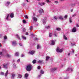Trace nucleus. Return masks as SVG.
<instances>
[{"label":"nucleus","mask_w":79,"mask_h":79,"mask_svg":"<svg viewBox=\"0 0 79 79\" xmlns=\"http://www.w3.org/2000/svg\"><path fill=\"white\" fill-rule=\"evenodd\" d=\"M26 69L28 71H31L32 69V65L31 64L28 65Z\"/></svg>","instance_id":"1"},{"label":"nucleus","mask_w":79,"mask_h":79,"mask_svg":"<svg viewBox=\"0 0 79 79\" xmlns=\"http://www.w3.org/2000/svg\"><path fill=\"white\" fill-rule=\"evenodd\" d=\"M63 49H60L59 48H57L56 49V51L57 52H59V53H61L63 51Z\"/></svg>","instance_id":"2"},{"label":"nucleus","mask_w":79,"mask_h":79,"mask_svg":"<svg viewBox=\"0 0 79 79\" xmlns=\"http://www.w3.org/2000/svg\"><path fill=\"white\" fill-rule=\"evenodd\" d=\"M9 65L8 63L7 64H3V67L5 68H6V69L8 68V66Z\"/></svg>","instance_id":"3"},{"label":"nucleus","mask_w":79,"mask_h":79,"mask_svg":"<svg viewBox=\"0 0 79 79\" xmlns=\"http://www.w3.org/2000/svg\"><path fill=\"white\" fill-rule=\"evenodd\" d=\"M35 51H30L29 52V53L31 54V55H33L34 53H35Z\"/></svg>","instance_id":"4"},{"label":"nucleus","mask_w":79,"mask_h":79,"mask_svg":"<svg viewBox=\"0 0 79 79\" xmlns=\"http://www.w3.org/2000/svg\"><path fill=\"white\" fill-rule=\"evenodd\" d=\"M73 32H76V27H73V29L72 30Z\"/></svg>","instance_id":"5"},{"label":"nucleus","mask_w":79,"mask_h":79,"mask_svg":"<svg viewBox=\"0 0 79 79\" xmlns=\"http://www.w3.org/2000/svg\"><path fill=\"white\" fill-rule=\"evenodd\" d=\"M39 12L40 13H44V10L43 9H41L39 10Z\"/></svg>","instance_id":"6"},{"label":"nucleus","mask_w":79,"mask_h":79,"mask_svg":"<svg viewBox=\"0 0 79 79\" xmlns=\"http://www.w3.org/2000/svg\"><path fill=\"white\" fill-rule=\"evenodd\" d=\"M33 20L35 21V22H36L37 21V19L35 17H33L32 18Z\"/></svg>","instance_id":"7"},{"label":"nucleus","mask_w":79,"mask_h":79,"mask_svg":"<svg viewBox=\"0 0 79 79\" xmlns=\"http://www.w3.org/2000/svg\"><path fill=\"white\" fill-rule=\"evenodd\" d=\"M58 18L59 19H61V20H63V17L61 16L60 15L58 17Z\"/></svg>","instance_id":"8"},{"label":"nucleus","mask_w":79,"mask_h":79,"mask_svg":"<svg viewBox=\"0 0 79 79\" xmlns=\"http://www.w3.org/2000/svg\"><path fill=\"white\" fill-rule=\"evenodd\" d=\"M12 44L13 45H14L15 46L16 45V42L15 41H13L12 42Z\"/></svg>","instance_id":"9"},{"label":"nucleus","mask_w":79,"mask_h":79,"mask_svg":"<svg viewBox=\"0 0 79 79\" xmlns=\"http://www.w3.org/2000/svg\"><path fill=\"white\" fill-rule=\"evenodd\" d=\"M51 45H55V41H54L53 40H52L51 41Z\"/></svg>","instance_id":"10"},{"label":"nucleus","mask_w":79,"mask_h":79,"mask_svg":"<svg viewBox=\"0 0 79 79\" xmlns=\"http://www.w3.org/2000/svg\"><path fill=\"white\" fill-rule=\"evenodd\" d=\"M10 16V15L8 14L6 15V19L7 20H8V18H9V16Z\"/></svg>","instance_id":"11"},{"label":"nucleus","mask_w":79,"mask_h":79,"mask_svg":"<svg viewBox=\"0 0 79 79\" xmlns=\"http://www.w3.org/2000/svg\"><path fill=\"white\" fill-rule=\"evenodd\" d=\"M10 17L11 18H13V17H14V14L13 13H11L10 15Z\"/></svg>","instance_id":"12"},{"label":"nucleus","mask_w":79,"mask_h":79,"mask_svg":"<svg viewBox=\"0 0 79 79\" xmlns=\"http://www.w3.org/2000/svg\"><path fill=\"white\" fill-rule=\"evenodd\" d=\"M8 70L6 72L5 74V77H6L7 76V75H8Z\"/></svg>","instance_id":"13"},{"label":"nucleus","mask_w":79,"mask_h":79,"mask_svg":"<svg viewBox=\"0 0 79 79\" xmlns=\"http://www.w3.org/2000/svg\"><path fill=\"white\" fill-rule=\"evenodd\" d=\"M39 5H41V6H42V5H45V3L43 2L42 3V4H41L40 3H39Z\"/></svg>","instance_id":"14"},{"label":"nucleus","mask_w":79,"mask_h":79,"mask_svg":"<svg viewBox=\"0 0 79 79\" xmlns=\"http://www.w3.org/2000/svg\"><path fill=\"white\" fill-rule=\"evenodd\" d=\"M37 48V49H38V48H40V45L39 44H38Z\"/></svg>","instance_id":"15"},{"label":"nucleus","mask_w":79,"mask_h":79,"mask_svg":"<svg viewBox=\"0 0 79 79\" xmlns=\"http://www.w3.org/2000/svg\"><path fill=\"white\" fill-rule=\"evenodd\" d=\"M16 37H17V38H18V39H20V38H19V36L18 35V34H16Z\"/></svg>","instance_id":"16"},{"label":"nucleus","mask_w":79,"mask_h":79,"mask_svg":"<svg viewBox=\"0 0 79 79\" xmlns=\"http://www.w3.org/2000/svg\"><path fill=\"white\" fill-rule=\"evenodd\" d=\"M23 76L22 75L19 74L18 75V77H19V78H21V77Z\"/></svg>","instance_id":"17"},{"label":"nucleus","mask_w":79,"mask_h":79,"mask_svg":"<svg viewBox=\"0 0 79 79\" xmlns=\"http://www.w3.org/2000/svg\"><path fill=\"white\" fill-rule=\"evenodd\" d=\"M32 63L33 64H35L36 63V60H33L32 61Z\"/></svg>","instance_id":"18"},{"label":"nucleus","mask_w":79,"mask_h":79,"mask_svg":"<svg viewBox=\"0 0 79 79\" xmlns=\"http://www.w3.org/2000/svg\"><path fill=\"white\" fill-rule=\"evenodd\" d=\"M49 58H50V57L48 56H47L46 57V61H48V60H49Z\"/></svg>","instance_id":"19"},{"label":"nucleus","mask_w":79,"mask_h":79,"mask_svg":"<svg viewBox=\"0 0 79 79\" xmlns=\"http://www.w3.org/2000/svg\"><path fill=\"white\" fill-rule=\"evenodd\" d=\"M43 61L42 60H39V61H38V63H42Z\"/></svg>","instance_id":"20"},{"label":"nucleus","mask_w":79,"mask_h":79,"mask_svg":"<svg viewBox=\"0 0 79 79\" xmlns=\"http://www.w3.org/2000/svg\"><path fill=\"white\" fill-rule=\"evenodd\" d=\"M64 38L65 39V40H67L68 39V38H67V37H66L65 35H64Z\"/></svg>","instance_id":"21"},{"label":"nucleus","mask_w":79,"mask_h":79,"mask_svg":"<svg viewBox=\"0 0 79 79\" xmlns=\"http://www.w3.org/2000/svg\"><path fill=\"white\" fill-rule=\"evenodd\" d=\"M28 77V74H27V73H26L25 75V77Z\"/></svg>","instance_id":"22"},{"label":"nucleus","mask_w":79,"mask_h":79,"mask_svg":"<svg viewBox=\"0 0 79 79\" xmlns=\"http://www.w3.org/2000/svg\"><path fill=\"white\" fill-rule=\"evenodd\" d=\"M15 74H12V79H13L14 78V77H15Z\"/></svg>","instance_id":"23"},{"label":"nucleus","mask_w":79,"mask_h":79,"mask_svg":"<svg viewBox=\"0 0 79 79\" xmlns=\"http://www.w3.org/2000/svg\"><path fill=\"white\" fill-rule=\"evenodd\" d=\"M40 73L41 74H44V71H43L42 70H41L40 71Z\"/></svg>","instance_id":"24"},{"label":"nucleus","mask_w":79,"mask_h":79,"mask_svg":"<svg viewBox=\"0 0 79 79\" xmlns=\"http://www.w3.org/2000/svg\"><path fill=\"white\" fill-rule=\"evenodd\" d=\"M56 30L57 31H61V28H57L56 29Z\"/></svg>","instance_id":"25"},{"label":"nucleus","mask_w":79,"mask_h":79,"mask_svg":"<svg viewBox=\"0 0 79 79\" xmlns=\"http://www.w3.org/2000/svg\"><path fill=\"white\" fill-rule=\"evenodd\" d=\"M69 20L70 23H72V20L71 19V18H70Z\"/></svg>","instance_id":"26"},{"label":"nucleus","mask_w":79,"mask_h":79,"mask_svg":"<svg viewBox=\"0 0 79 79\" xmlns=\"http://www.w3.org/2000/svg\"><path fill=\"white\" fill-rule=\"evenodd\" d=\"M19 53L18 52H16L15 54V56H18Z\"/></svg>","instance_id":"27"},{"label":"nucleus","mask_w":79,"mask_h":79,"mask_svg":"<svg viewBox=\"0 0 79 79\" xmlns=\"http://www.w3.org/2000/svg\"><path fill=\"white\" fill-rule=\"evenodd\" d=\"M22 38L23 39H24L25 40L26 39V38L24 36H22Z\"/></svg>","instance_id":"28"},{"label":"nucleus","mask_w":79,"mask_h":79,"mask_svg":"<svg viewBox=\"0 0 79 79\" xmlns=\"http://www.w3.org/2000/svg\"><path fill=\"white\" fill-rule=\"evenodd\" d=\"M30 29L31 30H32V29H33V27H32V26L30 27Z\"/></svg>","instance_id":"29"},{"label":"nucleus","mask_w":79,"mask_h":79,"mask_svg":"<svg viewBox=\"0 0 79 79\" xmlns=\"http://www.w3.org/2000/svg\"><path fill=\"white\" fill-rule=\"evenodd\" d=\"M56 69V68H54L53 69H52V71H55Z\"/></svg>","instance_id":"30"},{"label":"nucleus","mask_w":79,"mask_h":79,"mask_svg":"<svg viewBox=\"0 0 79 79\" xmlns=\"http://www.w3.org/2000/svg\"><path fill=\"white\" fill-rule=\"evenodd\" d=\"M68 17V15H65L64 16V18L66 19V18Z\"/></svg>","instance_id":"31"},{"label":"nucleus","mask_w":79,"mask_h":79,"mask_svg":"<svg viewBox=\"0 0 79 79\" xmlns=\"http://www.w3.org/2000/svg\"><path fill=\"white\" fill-rule=\"evenodd\" d=\"M54 19H56H56H58V18H56V16H55L54 17Z\"/></svg>","instance_id":"32"},{"label":"nucleus","mask_w":79,"mask_h":79,"mask_svg":"<svg viewBox=\"0 0 79 79\" xmlns=\"http://www.w3.org/2000/svg\"><path fill=\"white\" fill-rule=\"evenodd\" d=\"M24 17L26 19H28V17L27 15H25Z\"/></svg>","instance_id":"33"},{"label":"nucleus","mask_w":79,"mask_h":79,"mask_svg":"<svg viewBox=\"0 0 79 79\" xmlns=\"http://www.w3.org/2000/svg\"><path fill=\"white\" fill-rule=\"evenodd\" d=\"M50 26H49L47 27H46V28H47V29H49V28H50Z\"/></svg>","instance_id":"34"},{"label":"nucleus","mask_w":79,"mask_h":79,"mask_svg":"<svg viewBox=\"0 0 79 79\" xmlns=\"http://www.w3.org/2000/svg\"><path fill=\"white\" fill-rule=\"evenodd\" d=\"M52 36V33H50L49 34V37H51Z\"/></svg>","instance_id":"35"},{"label":"nucleus","mask_w":79,"mask_h":79,"mask_svg":"<svg viewBox=\"0 0 79 79\" xmlns=\"http://www.w3.org/2000/svg\"><path fill=\"white\" fill-rule=\"evenodd\" d=\"M4 39H7V37H6V36H4Z\"/></svg>","instance_id":"36"},{"label":"nucleus","mask_w":79,"mask_h":79,"mask_svg":"<svg viewBox=\"0 0 79 79\" xmlns=\"http://www.w3.org/2000/svg\"><path fill=\"white\" fill-rule=\"evenodd\" d=\"M9 4H10V2H7V5H9Z\"/></svg>","instance_id":"37"},{"label":"nucleus","mask_w":79,"mask_h":79,"mask_svg":"<svg viewBox=\"0 0 79 79\" xmlns=\"http://www.w3.org/2000/svg\"><path fill=\"white\" fill-rule=\"evenodd\" d=\"M23 23H26V20H23Z\"/></svg>","instance_id":"38"},{"label":"nucleus","mask_w":79,"mask_h":79,"mask_svg":"<svg viewBox=\"0 0 79 79\" xmlns=\"http://www.w3.org/2000/svg\"><path fill=\"white\" fill-rule=\"evenodd\" d=\"M46 2L47 3H49L50 2V1H49V0H47Z\"/></svg>","instance_id":"39"},{"label":"nucleus","mask_w":79,"mask_h":79,"mask_svg":"<svg viewBox=\"0 0 79 79\" xmlns=\"http://www.w3.org/2000/svg\"><path fill=\"white\" fill-rule=\"evenodd\" d=\"M40 68V66H38V69H39Z\"/></svg>","instance_id":"40"},{"label":"nucleus","mask_w":79,"mask_h":79,"mask_svg":"<svg viewBox=\"0 0 79 79\" xmlns=\"http://www.w3.org/2000/svg\"><path fill=\"white\" fill-rule=\"evenodd\" d=\"M1 75H3V74H4V73L3 72H1Z\"/></svg>","instance_id":"41"},{"label":"nucleus","mask_w":79,"mask_h":79,"mask_svg":"<svg viewBox=\"0 0 79 79\" xmlns=\"http://www.w3.org/2000/svg\"><path fill=\"white\" fill-rule=\"evenodd\" d=\"M7 57H10V56L9 54H7Z\"/></svg>","instance_id":"42"},{"label":"nucleus","mask_w":79,"mask_h":79,"mask_svg":"<svg viewBox=\"0 0 79 79\" xmlns=\"http://www.w3.org/2000/svg\"><path fill=\"white\" fill-rule=\"evenodd\" d=\"M25 31H26V29H25V28H23V32H25Z\"/></svg>","instance_id":"43"},{"label":"nucleus","mask_w":79,"mask_h":79,"mask_svg":"<svg viewBox=\"0 0 79 79\" xmlns=\"http://www.w3.org/2000/svg\"><path fill=\"white\" fill-rule=\"evenodd\" d=\"M20 61V59H19L17 60V62H19Z\"/></svg>","instance_id":"44"},{"label":"nucleus","mask_w":79,"mask_h":79,"mask_svg":"<svg viewBox=\"0 0 79 79\" xmlns=\"http://www.w3.org/2000/svg\"><path fill=\"white\" fill-rule=\"evenodd\" d=\"M14 68H16V65H14Z\"/></svg>","instance_id":"45"},{"label":"nucleus","mask_w":79,"mask_h":79,"mask_svg":"<svg viewBox=\"0 0 79 79\" xmlns=\"http://www.w3.org/2000/svg\"><path fill=\"white\" fill-rule=\"evenodd\" d=\"M23 56H24V55L23 54H22V56H21V57H23Z\"/></svg>","instance_id":"46"},{"label":"nucleus","mask_w":79,"mask_h":79,"mask_svg":"<svg viewBox=\"0 0 79 79\" xmlns=\"http://www.w3.org/2000/svg\"><path fill=\"white\" fill-rule=\"evenodd\" d=\"M0 55H2V52H0Z\"/></svg>","instance_id":"47"},{"label":"nucleus","mask_w":79,"mask_h":79,"mask_svg":"<svg viewBox=\"0 0 79 79\" xmlns=\"http://www.w3.org/2000/svg\"><path fill=\"white\" fill-rule=\"evenodd\" d=\"M76 14H75L74 15H73L72 16H73V17H74L75 16H76Z\"/></svg>","instance_id":"48"},{"label":"nucleus","mask_w":79,"mask_h":79,"mask_svg":"<svg viewBox=\"0 0 79 79\" xmlns=\"http://www.w3.org/2000/svg\"><path fill=\"white\" fill-rule=\"evenodd\" d=\"M55 3H58V1H56L55 2Z\"/></svg>","instance_id":"49"},{"label":"nucleus","mask_w":79,"mask_h":79,"mask_svg":"<svg viewBox=\"0 0 79 79\" xmlns=\"http://www.w3.org/2000/svg\"><path fill=\"white\" fill-rule=\"evenodd\" d=\"M28 32H26V35H28Z\"/></svg>","instance_id":"50"},{"label":"nucleus","mask_w":79,"mask_h":79,"mask_svg":"<svg viewBox=\"0 0 79 79\" xmlns=\"http://www.w3.org/2000/svg\"><path fill=\"white\" fill-rule=\"evenodd\" d=\"M45 23H46V22L44 21V22H43V23L44 24H45Z\"/></svg>","instance_id":"51"},{"label":"nucleus","mask_w":79,"mask_h":79,"mask_svg":"<svg viewBox=\"0 0 79 79\" xmlns=\"http://www.w3.org/2000/svg\"><path fill=\"white\" fill-rule=\"evenodd\" d=\"M19 45H20V46H22V44H21V43H20Z\"/></svg>","instance_id":"52"},{"label":"nucleus","mask_w":79,"mask_h":79,"mask_svg":"<svg viewBox=\"0 0 79 79\" xmlns=\"http://www.w3.org/2000/svg\"><path fill=\"white\" fill-rule=\"evenodd\" d=\"M77 27H79V25L78 24H77Z\"/></svg>","instance_id":"53"},{"label":"nucleus","mask_w":79,"mask_h":79,"mask_svg":"<svg viewBox=\"0 0 79 79\" xmlns=\"http://www.w3.org/2000/svg\"><path fill=\"white\" fill-rule=\"evenodd\" d=\"M74 50H73L72 51V52H73V53H74Z\"/></svg>","instance_id":"54"},{"label":"nucleus","mask_w":79,"mask_h":79,"mask_svg":"<svg viewBox=\"0 0 79 79\" xmlns=\"http://www.w3.org/2000/svg\"><path fill=\"white\" fill-rule=\"evenodd\" d=\"M69 68H68L67 69V71H69Z\"/></svg>","instance_id":"55"},{"label":"nucleus","mask_w":79,"mask_h":79,"mask_svg":"<svg viewBox=\"0 0 79 79\" xmlns=\"http://www.w3.org/2000/svg\"><path fill=\"white\" fill-rule=\"evenodd\" d=\"M68 55H69H69H70V53H69L68 54Z\"/></svg>","instance_id":"56"},{"label":"nucleus","mask_w":79,"mask_h":79,"mask_svg":"<svg viewBox=\"0 0 79 79\" xmlns=\"http://www.w3.org/2000/svg\"><path fill=\"white\" fill-rule=\"evenodd\" d=\"M75 56H77V54H75Z\"/></svg>","instance_id":"57"},{"label":"nucleus","mask_w":79,"mask_h":79,"mask_svg":"<svg viewBox=\"0 0 79 79\" xmlns=\"http://www.w3.org/2000/svg\"><path fill=\"white\" fill-rule=\"evenodd\" d=\"M55 37H56V34H54Z\"/></svg>","instance_id":"58"},{"label":"nucleus","mask_w":79,"mask_h":79,"mask_svg":"<svg viewBox=\"0 0 79 79\" xmlns=\"http://www.w3.org/2000/svg\"><path fill=\"white\" fill-rule=\"evenodd\" d=\"M26 1H27V2H29V1H28V0H26Z\"/></svg>","instance_id":"59"},{"label":"nucleus","mask_w":79,"mask_h":79,"mask_svg":"<svg viewBox=\"0 0 79 79\" xmlns=\"http://www.w3.org/2000/svg\"><path fill=\"white\" fill-rule=\"evenodd\" d=\"M31 35H34V34H32Z\"/></svg>","instance_id":"60"},{"label":"nucleus","mask_w":79,"mask_h":79,"mask_svg":"<svg viewBox=\"0 0 79 79\" xmlns=\"http://www.w3.org/2000/svg\"><path fill=\"white\" fill-rule=\"evenodd\" d=\"M1 46H2V45H1V44L0 43V47H1Z\"/></svg>","instance_id":"61"},{"label":"nucleus","mask_w":79,"mask_h":79,"mask_svg":"<svg viewBox=\"0 0 79 79\" xmlns=\"http://www.w3.org/2000/svg\"><path fill=\"white\" fill-rule=\"evenodd\" d=\"M0 69H2V67L0 66Z\"/></svg>","instance_id":"62"},{"label":"nucleus","mask_w":79,"mask_h":79,"mask_svg":"<svg viewBox=\"0 0 79 79\" xmlns=\"http://www.w3.org/2000/svg\"><path fill=\"white\" fill-rule=\"evenodd\" d=\"M64 0H61V1H63Z\"/></svg>","instance_id":"63"},{"label":"nucleus","mask_w":79,"mask_h":79,"mask_svg":"<svg viewBox=\"0 0 79 79\" xmlns=\"http://www.w3.org/2000/svg\"><path fill=\"white\" fill-rule=\"evenodd\" d=\"M38 1H40V0H38Z\"/></svg>","instance_id":"64"}]
</instances>
